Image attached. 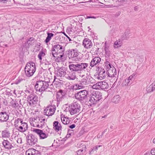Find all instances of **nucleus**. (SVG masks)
<instances>
[{
	"label": "nucleus",
	"mask_w": 155,
	"mask_h": 155,
	"mask_svg": "<svg viewBox=\"0 0 155 155\" xmlns=\"http://www.w3.org/2000/svg\"><path fill=\"white\" fill-rule=\"evenodd\" d=\"M81 78L79 83L74 84L72 87L74 90H79L84 88L90 82V79L85 75L80 76Z\"/></svg>",
	"instance_id": "nucleus-1"
},
{
	"label": "nucleus",
	"mask_w": 155,
	"mask_h": 155,
	"mask_svg": "<svg viewBox=\"0 0 155 155\" xmlns=\"http://www.w3.org/2000/svg\"><path fill=\"white\" fill-rule=\"evenodd\" d=\"M25 75L27 77L32 76L36 71L35 65L33 62L28 63L25 68Z\"/></svg>",
	"instance_id": "nucleus-2"
},
{
	"label": "nucleus",
	"mask_w": 155,
	"mask_h": 155,
	"mask_svg": "<svg viewBox=\"0 0 155 155\" xmlns=\"http://www.w3.org/2000/svg\"><path fill=\"white\" fill-rule=\"evenodd\" d=\"M49 86L48 81H39L36 82L35 88L37 91L41 92L47 90Z\"/></svg>",
	"instance_id": "nucleus-3"
},
{
	"label": "nucleus",
	"mask_w": 155,
	"mask_h": 155,
	"mask_svg": "<svg viewBox=\"0 0 155 155\" xmlns=\"http://www.w3.org/2000/svg\"><path fill=\"white\" fill-rule=\"evenodd\" d=\"M102 98L101 93L97 91L90 94L89 99V104L91 105L97 103Z\"/></svg>",
	"instance_id": "nucleus-4"
},
{
	"label": "nucleus",
	"mask_w": 155,
	"mask_h": 155,
	"mask_svg": "<svg viewBox=\"0 0 155 155\" xmlns=\"http://www.w3.org/2000/svg\"><path fill=\"white\" fill-rule=\"evenodd\" d=\"M80 104L75 102L71 104L69 111L71 115H73L78 113L80 111Z\"/></svg>",
	"instance_id": "nucleus-5"
},
{
	"label": "nucleus",
	"mask_w": 155,
	"mask_h": 155,
	"mask_svg": "<svg viewBox=\"0 0 155 155\" xmlns=\"http://www.w3.org/2000/svg\"><path fill=\"white\" fill-rule=\"evenodd\" d=\"M27 100L30 106H33L37 104L38 101V96L34 94H31L28 96Z\"/></svg>",
	"instance_id": "nucleus-6"
},
{
	"label": "nucleus",
	"mask_w": 155,
	"mask_h": 155,
	"mask_svg": "<svg viewBox=\"0 0 155 155\" xmlns=\"http://www.w3.org/2000/svg\"><path fill=\"white\" fill-rule=\"evenodd\" d=\"M56 109L55 106L49 105L44 109V113L48 116H51L54 114Z\"/></svg>",
	"instance_id": "nucleus-7"
},
{
	"label": "nucleus",
	"mask_w": 155,
	"mask_h": 155,
	"mask_svg": "<svg viewBox=\"0 0 155 155\" xmlns=\"http://www.w3.org/2000/svg\"><path fill=\"white\" fill-rule=\"evenodd\" d=\"M88 92L84 90L78 92L75 95L76 99L81 101L85 99L87 97Z\"/></svg>",
	"instance_id": "nucleus-8"
},
{
	"label": "nucleus",
	"mask_w": 155,
	"mask_h": 155,
	"mask_svg": "<svg viewBox=\"0 0 155 155\" xmlns=\"http://www.w3.org/2000/svg\"><path fill=\"white\" fill-rule=\"evenodd\" d=\"M27 144L32 146L35 144L38 141L37 138L32 134H30L27 136Z\"/></svg>",
	"instance_id": "nucleus-9"
},
{
	"label": "nucleus",
	"mask_w": 155,
	"mask_h": 155,
	"mask_svg": "<svg viewBox=\"0 0 155 155\" xmlns=\"http://www.w3.org/2000/svg\"><path fill=\"white\" fill-rule=\"evenodd\" d=\"M69 68L70 70L72 71H80V63L75 62L69 65Z\"/></svg>",
	"instance_id": "nucleus-10"
},
{
	"label": "nucleus",
	"mask_w": 155,
	"mask_h": 155,
	"mask_svg": "<svg viewBox=\"0 0 155 155\" xmlns=\"http://www.w3.org/2000/svg\"><path fill=\"white\" fill-rule=\"evenodd\" d=\"M33 131L39 135L40 139H45L48 136V134L45 133L42 130L40 129H34Z\"/></svg>",
	"instance_id": "nucleus-11"
},
{
	"label": "nucleus",
	"mask_w": 155,
	"mask_h": 155,
	"mask_svg": "<svg viewBox=\"0 0 155 155\" xmlns=\"http://www.w3.org/2000/svg\"><path fill=\"white\" fill-rule=\"evenodd\" d=\"M83 45L87 49L91 48L93 46V44L91 41L88 38H85L83 41Z\"/></svg>",
	"instance_id": "nucleus-12"
},
{
	"label": "nucleus",
	"mask_w": 155,
	"mask_h": 155,
	"mask_svg": "<svg viewBox=\"0 0 155 155\" xmlns=\"http://www.w3.org/2000/svg\"><path fill=\"white\" fill-rule=\"evenodd\" d=\"M51 50L52 51L57 52L58 53L60 52H63V51L65 50V48L61 45L57 44L53 46Z\"/></svg>",
	"instance_id": "nucleus-13"
},
{
	"label": "nucleus",
	"mask_w": 155,
	"mask_h": 155,
	"mask_svg": "<svg viewBox=\"0 0 155 155\" xmlns=\"http://www.w3.org/2000/svg\"><path fill=\"white\" fill-rule=\"evenodd\" d=\"M38 121L37 124H34L33 126L34 127L39 128H42L45 125L46 120L43 117H38Z\"/></svg>",
	"instance_id": "nucleus-14"
},
{
	"label": "nucleus",
	"mask_w": 155,
	"mask_h": 155,
	"mask_svg": "<svg viewBox=\"0 0 155 155\" xmlns=\"http://www.w3.org/2000/svg\"><path fill=\"white\" fill-rule=\"evenodd\" d=\"M4 147L7 150H10L12 148L14 147L15 144L12 142L10 143L9 141L7 140H4L2 142Z\"/></svg>",
	"instance_id": "nucleus-15"
},
{
	"label": "nucleus",
	"mask_w": 155,
	"mask_h": 155,
	"mask_svg": "<svg viewBox=\"0 0 155 155\" xmlns=\"http://www.w3.org/2000/svg\"><path fill=\"white\" fill-rule=\"evenodd\" d=\"M135 74H133L129 77L127 78L124 81L122 84L123 86L130 85L131 84L132 81L134 80Z\"/></svg>",
	"instance_id": "nucleus-16"
},
{
	"label": "nucleus",
	"mask_w": 155,
	"mask_h": 155,
	"mask_svg": "<svg viewBox=\"0 0 155 155\" xmlns=\"http://www.w3.org/2000/svg\"><path fill=\"white\" fill-rule=\"evenodd\" d=\"M101 61V59L99 57H96L94 58L91 61L90 66L93 67L97 65H98Z\"/></svg>",
	"instance_id": "nucleus-17"
},
{
	"label": "nucleus",
	"mask_w": 155,
	"mask_h": 155,
	"mask_svg": "<svg viewBox=\"0 0 155 155\" xmlns=\"http://www.w3.org/2000/svg\"><path fill=\"white\" fill-rule=\"evenodd\" d=\"M57 75L58 77H63L66 74L65 68H57Z\"/></svg>",
	"instance_id": "nucleus-18"
},
{
	"label": "nucleus",
	"mask_w": 155,
	"mask_h": 155,
	"mask_svg": "<svg viewBox=\"0 0 155 155\" xmlns=\"http://www.w3.org/2000/svg\"><path fill=\"white\" fill-rule=\"evenodd\" d=\"M28 128L27 124L25 122H23L16 129L20 132H24L27 130Z\"/></svg>",
	"instance_id": "nucleus-19"
},
{
	"label": "nucleus",
	"mask_w": 155,
	"mask_h": 155,
	"mask_svg": "<svg viewBox=\"0 0 155 155\" xmlns=\"http://www.w3.org/2000/svg\"><path fill=\"white\" fill-rule=\"evenodd\" d=\"M66 78L68 80H74L76 78V73L74 71H69L66 76Z\"/></svg>",
	"instance_id": "nucleus-20"
},
{
	"label": "nucleus",
	"mask_w": 155,
	"mask_h": 155,
	"mask_svg": "<svg viewBox=\"0 0 155 155\" xmlns=\"http://www.w3.org/2000/svg\"><path fill=\"white\" fill-rule=\"evenodd\" d=\"M78 54L76 50L71 49L68 51V57L70 59L76 57L78 56Z\"/></svg>",
	"instance_id": "nucleus-21"
},
{
	"label": "nucleus",
	"mask_w": 155,
	"mask_h": 155,
	"mask_svg": "<svg viewBox=\"0 0 155 155\" xmlns=\"http://www.w3.org/2000/svg\"><path fill=\"white\" fill-rule=\"evenodd\" d=\"M107 71V75L109 77L114 78L116 74V69L114 68H109Z\"/></svg>",
	"instance_id": "nucleus-22"
},
{
	"label": "nucleus",
	"mask_w": 155,
	"mask_h": 155,
	"mask_svg": "<svg viewBox=\"0 0 155 155\" xmlns=\"http://www.w3.org/2000/svg\"><path fill=\"white\" fill-rule=\"evenodd\" d=\"M8 117V115L6 112H1L0 113V121L2 122L7 121Z\"/></svg>",
	"instance_id": "nucleus-23"
},
{
	"label": "nucleus",
	"mask_w": 155,
	"mask_h": 155,
	"mask_svg": "<svg viewBox=\"0 0 155 155\" xmlns=\"http://www.w3.org/2000/svg\"><path fill=\"white\" fill-rule=\"evenodd\" d=\"M98 86L99 89H101L103 90L107 89L108 87V84L105 81H102L98 82Z\"/></svg>",
	"instance_id": "nucleus-24"
},
{
	"label": "nucleus",
	"mask_w": 155,
	"mask_h": 155,
	"mask_svg": "<svg viewBox=\"0 0 155 155\" xmlns=\"http://www.w3.org/2000/svg\"><path fill=\"white\" fill-rule=\"evenodd\" d=\"M23 120L22 119L18 118L16 119L14 122V126L16 129L22 123Z\"/></svg>",
	"instance_id": "nucleus-25"
},
{
	"label": "nucleus",
	"mask_w": 155,
	"mask_h": 155,
	"mask_svg": "<svg viewBox=\"0 0 155 155\" xmlns=\"http://www.w3.org/2000/svg\"><path fill=\"white\" fill-rule=\"evenodd\" d=\"M54 128V129L58 131L61 130V124H59L58 122V121H55L53 123Z\"/></svg>",
	"instance_id": "nucleus-26"
},
{
	"label": "nucleus",
	"mask_w": 155,
	"mask_h": 155,
	"mask_svg": "<svg viewBox=\"0 0 155 155\" xmlns=\"http://www.w3.org/2000/svg\"><path fill=\"white\" fill-rule=\"evenodd\" d=\"M107 74V72L105 73V71H103L102 72H101L100 74H98V76L97 77V79L100 80H102L104 79Z\"/></svg>",
	"instance_id": "nucleus-27"
},
{
	"label": "nucleus",
	"mask_w": 155,
	"mask_h": 155,
	"mask_svg": "<svg viewBox=\"0 0 155 155\" xmlns=\"http://www.w3.org/2000/svg\"><path fill=\"white\" fill-rule=\"evenodd\" d=\"M80 71H85V69L88 67L89 64L85 63H80Z\"/></svg>",
	"instance_id": "nucleus-28"
},
{
	"label": "nucleus",
	"mask_w": 155,
	"mask_h": 155,
	"mask_svg": "<svg viewBox=\"0 0 155 155\" xmlns=\"http://www.w3.org/2000/svg\"><path fill=\"white\" fill-rule=\"evenodd\" d=\"M64 93L62 90L60 91L57 94V98L58 100L60 101L64 96Z\"/></svg>",
	"instance_id": "nucleus-29"
},
{
	"label": "nucleus",
	"mask_w": 155,
	"mask_h": 155,
	"mask_svg": "<svg viewBox=\"0 0 155 155\" xmlns=\"http://www.w3.org/2000/svg\"><path fill=\"white\" fill-rule=\"evenodd\" d=\"M120 97L119 95H117L115 96L112 99V101L115 104L118 103L120 101Z\"/></svg>",
	"instance_id": "nucleus-30"
},
{
	"label": "nucleus",
	"mask_w": 155,
	"mask_h": 155,
	"mask_svg": "<svg viewBox=\"0 0 155 155\" xmlns=\"http://www.w3.org/2000/svg\"><path fill=\"white\" fill-rule=\"evenodd\" d=\"M122 45V41L119 39L115 42L114 46L115 48H117L120 47Z\"/></svg>",
	"instance_id": "nucleus-31"
},
{
	"label": "nucleus",
	"mask_w": 155,
	"mask_h": 155,
	"mask_svg": "<svg viewBox=\"0 0 155 155\" xmlns=\"http://www.w3.org/2000/svg\"><path fill=\"white\" fill-rule=\"evenodd\" d=\"M10 136V132L7 130H4L2 132V137H8Z\"/></svg>",
	"instance_id": "nucleus-32"
},
{
	"label": "nucleus",
	"mask_w": 155,
	"mask_h": 155,
	"mask_svg": "<svg viewBox=\"0 0 155 155\" xmlns=\"http://www.w3.org/2000/svg\"><path fill=\"white\" fill-rule=\"evenodd\" d=\"M47 37L45 41L46 43L48 42L51 39V37H53L54 35L52 33H48Z\"/></svg>",
	"instance_id": "nucleus-33"
},
{
	"label": "nucleus",
	"mask_w": 155,
	"mask_h": 155,
	"mask_svg": "<svg viewBox=\"0 0 155 155\" xmlns=\"http://www.w3.org/2000/svg\"><path fill=\"white\" fill-rule=\"evenodd\" d=\"M46 55L45 51V50L41 51L39 52L38 55V57L39 59L41 61L42 60V58L44 57Z\"/></svg>",
	"instance_id": "nucleus-34"
},
{
	"label": "nucleus",
	"mask_w": 155,
	"mask_h": 155,
	"mask_svg": "<svg viewBox=\"0 0 155 155\" xmlns=\"http://www.w3.org/2000/svg\"><path fill=\"white\" fill-rule=\"evenodd\" d=\"M148 88V91L149 92L153 91L155 90V84L153 83L152 84L149 86Z\"/></svg>",
	"instance_id": "nucleus-35"
},
{
	"label": "nucleus",
	"mask_w": 155,
	"mask_h": 155,
	"mask_svg": "<svg viewBox=\"0 0 155 155\" xmlns=\"http://www.w3.org/2000/svg\"><path fill=\"white\" fill-rule=\"evenodd\" d=\"M11 104L12 106L13 107L18 108L19 107V104L17 101H14Z\"/></svg>",
	"instance_id": "nucleus-36"
},
{
	"label": "nucleus",
	"mask_w": 155,
	"mask_h": 155,
	"mask_svg": "<svg viewBox=\"0 0 155 155\" xmlns=\"http://www.w3.org/2000/svg\"><path fill=\"white\" fill-rule=\"evenodd\" d=\"M96 71H97L98 74H100L101 72H102L103 71H105V70L104 68H101V67L98 66L97 67Z\"/></svg>",
	"instance_id": "nucleus-37"
},
{
	"label": "nucleus",
	"mask_w": 155,
	"mask_h": 155,
	"mask_svg": "<svg viewBox=\"0 0 155 155\" xmlns=\"http://www.w3.org/2000/svg\"><path fill=\"white\" fill-rule=\"evenodd\" d=\"M34 42V40L33 38H31L27 41V44L29 45H31Z\"/></svg>",
	"instance_id": "nucleus-38"
},
{
	"label": "nucleus",
	"mask_w": 155,
	"mask_h": 155,
	"mask_svg": "<svg viewBox=\"0 0 155 155\" xmlns=\"http://www.w3.org/2000/svg\"><path fill=\"white\" fill-rule=\"evenodd\" d=\"M24 80V79H23L21 78H19L18 79H16V80L15 81V83L16 84H18L21 82H22Z\"/></svg>",
	"instance_id": "nucleus-39"
},
{
	"label": "nucleus",
	"mask_w": 155,
	"mask_h": 155,
	"mask_svg": "<svg viewBox=\"0 0 155 155\" xmlns=\"http://www.w3.org/2000/svg\"><path fill=\"white\" fill-rule=\"evenodd\" d=\"M105 66H107V68H111V65L110 64L109 61H107V59L106 60V61L105 62Z\"/></svg>",
	"instance_id": "nucleus-40"
},
{
	"label": "nucleus",
	"mask_w": 155,
	"mask_h": 155,
	"mask_svg": "<svg viewBox=\"0 0 155 155\" xmlns=\"http://www.w3.org/2000/svg\"><path fill=\"white\" fill-rule=\"evenodd\" d=\"M98 82L96 84H94L92 86V88L94 89H99L98 86Z\"/></svg>",
	"instance_id": "nucleus-41"
},
{
	"label": "nucleus",
	"mask_w": 155,
	"mask_h": 155,
	"mask_svg": "<svg viewBox=\"0 0 155 155\" xmlns=\"http://www.w3.org/2000/svg\"><path fill=\"white\" fill-rule=\"evenodd\" d=\"M83 149H80L78 150L77 151V155H82V152L83 151Z\"/></svg>",
	"instance_id": "nucleus-42"
},
{
	"label": "nucleus",
	"mask_w": 155,
	"mask_h": 155,
	"mask_svg": "<svg viewBox=\"0 0 155 155\" xmlns=\"http://www.w3.org/2000/svg\"><path fill=\"white\" fill-rule=\"evenodd\" d=\"M101 146V145H97V146H95L93 148H92V150L94 151H96L98 150V147H100Z\"/></svg>",
	"instance_id": "nucleus-43"
},
{
	"label": "nucleus",
	"mask_w": 155,
	"mask_h": 155,
	"mask_svg": "<svg viewBox=\"0 0 155 155\" xmlns=\"http://www.w3.org/2000/svg\"><path fill=\"white\" fill-rule=\"evenodd\" d=\"M50 56L51 57V58L52 57H54L55 58L56 57V54L55 53H54L52 52H51L50 53Z\"/></svg>",
	"instance_id": "nucleus-44"
},
{
	"label": "nucleus",
	"mask_w": 155,
	"mask_h": 155,
	"mask_svg": "<svg viewBox=\"0 0 155 155\" xmlns=\"http://www.w3.org/2000/svg\"><path fill=\"white\" fill-rule=\"evenodd\" d=\"M58 53H59L60 54L59 55V56L58 57L61 58H62V57L64 56V51H63V52H60Z\"/></svg>",
	"instance_id": "nucleus-45"
},
{
	"label": "nucleus",
	"mask_w": 155,
	"mask_h": 155,
	"mask_svg": "<svg viewBox=\"0 0 155 155\" xmlns=\"http://www.w3.org/2000/svg\"><path fill=\"white\" fill-rule=\"evenodd\" d=\"M150 154L152 155H155V148H153L151 150Z\"/></svg>",
	"instance_id": "nucleus-46"
},
{
	"label": "nucleus",
	"mask_w": 155,
	"mask_h": 155,
	"mask_svg": "<svg viewBox=\"0 0 155 155\" xmlns=\"http://www.w3.org/2000/svg\"><path fill=\"white\" fill-rule=\"evenodd\" d=\"M22 139L20 137L18 139V140H17V142L18 143H22Z\"/></svg>",
	"instance_id": "nucleus-47"
},
{
	"label": "nucleus",
	"mask_w": 155,
	"mask_h": 155,
	"mask_svg": "<svg viewBox=\"0 0 155 155\" xmlns=\"http://www.w3.org/2000/svg\"><path fill=\"white\" fill-rule=\"evenodd\" d=\"M66 122H64V124H68L69 123V120L68 119V118H65Z\"/></svg>",
	"instance_id": "nucleus-48"
},
{
	"label": "nucleus",
	"mask_w": 155,
	"mask_h": 155,
	"mask_svg": "<svg viewBox=\"0 0 155 155\" xmlns=\"http://www.w3.org/2000/svg\"><path fill=\"white\" fill-rule=\"evenodd\" d=\"M66 118H64L63 117H61V121L62 122V123L64 124V122H66V120H65Z\"/></svg>",
	"instance_id": "nucleus-49"
},
{
	"label": "nucleus",
	"mask_w": 155,
	"mask_h": 155,
	"mask_svg": "<svg viewBox=\"0 0 155 155\" xmlns=\"http://www.w3.org/2000/svg\"><path fill=\"white\" fill-rule=\"evenodd\" d=\"M128 35H129V33H127L126 32H125L124 33L125 37H124V38H128L129 37Z\"/></svg>",
	"instance_id": "nucleus-50"
},
{
	"label": "nucleus",
	"mask_w": 155,
	"mask_h": 155,
	"mask_svg": "<svg viewBox=\"0 0 155 155\" xmlns=\"http://www.w3.org/2000/svg\"><path fill=\"white\" fill-rule=\"evenodd\" d=\"M7 0H0V2L5 3H6L7 2Z\"/></svg>",
	"instance_id": "nucleus-51"
},
{
	"label": "nucleus",
	"mask_w": 155,
	"mask_h": 155,
	"mask_svg": "<svg viewBox=\"0 0 155 155\" xmlns=\"http://www.w3.org/2000/svg\"><path fill=\"white\" fill-rule=\"evenodd\" d=\"M75 127V125L74 124H72V125L69 126V127L71 129H73Z\"/></svg>",
	"instance_id": "nucleus-52"
},
{
	"label": "nucleus",
	"mask_w": 155,
	"mask_h": 155,
	"mask_svg": "<svg viewBox=\"0 0 155 155\" xmlns=\"http://www.w3.org/2000/svg\"><path fill=\"white\" fill-rule=\"evenodd\" d=\"M87 18H96L94 16H87Z\"/></svg>",
	"instance_id": "nucleus-53"
},
{
	"label": "nucleus",
	"mask_w": 155,
	"mask_h": 155,
	"mask_svg": "<svg viewBox=\"0 0 155 155\" xmlns=\"http://www.w3.org/2000/svg\"><path fill=\"white\" fill-rule=\"evenodd\" d=\"M150 153L149 152H147L144 154V155H150Z\"/></svg>",
	"instance_id": "nucleus-54"
},
{
	"label": "nucleus",
	"mask_w": 155,
	"mask_h": 155,
	"mask_svg": "<svg viewBox=\"0 0 155 155\" xmlns=\"http://www.w3.org/2000/svg\"><path fill=\"white\" fill-rule=\"evenodd\" d=\"M70 135H71L70 134H67L66 135V137L67 138H69L70 137Z\"/></svg>",
	"instance_id": "nucleus-55"
},
{
	"label": "nucleus",
	"mask_w": 155,
	"mask_h": 155,
	"mask_svg": "<svg viewBox=\"0 0 155 155\" xmlns=\"http://www.w3.org/2000/svg\"><path fill=\"white\" fill-rule=\"evenodd\" d=\"M26 155H32V154L28 153V152H26Z\"/></svg>",
	"instance_id": "nucleus-56"
},
{
	"label": "nucleus",
	"mask_w": 155,
	"mask_h": 155,
	"mask_svg": "<svg viewBox=\"0 0 155 155\" xmlns=\"http://www.w3.org/2000/svg\"><path fill=\"white\" fill-rule=\"evenodd\" d=\"M66 36L67 37V38H68V39L69 41H72V40H71V39L70 38V37H68L67 35H66Z\"/></svg>",
	"instance_id": "nucleus-57"
},
{
	"label": "nucleus",
	"mask_w": 155,
	"mask_h": 155,
	"mask_svg": "<svg viewBox=\"0 0 155 155\" xmlns=\"http://www.w3.org/2000/svg\"><path fill=\"white\" fill-rule=\"evenodd\" d=\"M127 0H118L119 2H125L127 1Z\"/></svg>",
	"instance_id": "nucleus-58"
},
{
	"label": "nucleus",
	"mask_w": 155,
	"mask_h": 155,
	"mask_svg": "<svg viewBox=\"0 0 155 155\" xmlns=\"http://www.w3.org/2000/svg\"><path fill=\"white\" fill-rule=\"evenodd\" d=\"M137 9H138V7H137L136 6V7H134V10L135 11H137Z\"/></svg>",
	"instance_id": "nucleus-59"
},
{
	"label": "nucleus",
	"mask_w": 155,
	"mask_h": 155,
	"mask_svg": "<svg viewBox=\"0 0 155 155\" xmlns=\"http://www.w3.org/2000/svg\"><path fill=\"white\" fill-rule=\"evenodd\" d=\"M93 151V150H92V149H91V151H89V154H91L92 153V152Z\"/></svg>",
	"instance_id": "nucleus-60"
},
{
	"label": "nucleus",
	"mask_w": 155,
	"mask_h": 155,
	"mask_svg": "<svg viewBox=\"0 0 155 155\" xmlns=\"http://www.w3.org/2000/svg\"><path fill=\"white\" fill-rule=\"evenodd\" d=\"M153 143H155V138L153 140Z\"/></svg>",
	"instance_id": "nucleus-61"
},
{
	"label": "nucleus",
	"mask_w": 155,
	"mask_h": 155,
	"mask_svg": "<svg viewBox=\"0 0 155 155\" xmlns=\"http://www.w3.org/2000/svg\"><path fill=\"white\" fill-rule=\"evenodd\" d=\"M83 148L84 147V149H85L86 148V146L85 145H83Z\"/></svg>",
	"instance_id": "nucleus-62"
},
{
	"label": "nucleus",
	"mask_w": 155,
	"mask_h": 155,
	"mask_svg": "<svg viewBox=\"0 0 155 155\" xmlns=\"http://www.w3.org/2000/svg\"><path fill=\"white\" fill-rule=\"evenodd\" d=\"M36 119H35V120H34V122H35V123H36Z\"/></svg>",
	"instance_id": "nucleus-63"
},
{
	"label": "nucleus",
	"mask_w": 155,
	"mask_h": 155,
	"mask_svg": "<svg viewBox=\"0 0 155 155\" xmlns=\"http://www.w3.org/2000/svg\"><path fill=\"white\" fill-rule=\"evenodd\" d=\"M88 28L89 29H91L90 28V27H88Z\"/></svg>",
	"instance_id": "nucleus-64"
}]
</instances>
